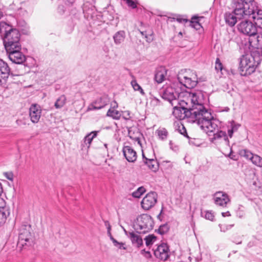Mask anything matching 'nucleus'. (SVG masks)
Wrapping results in <instances>:
<instances>
[{
    "mask_svg": "<svg viewBox=\"0 0 262 262\" xmlns=\"http://www.w3.org/2000/svg\"><path fill=\"white\" fill-rule=\"evenodd\" d=\"M189 117L207 134L213 133L218 129L219 121L213 118L211 113L204 107L203 103L191 109Z\"/></svg>",
    "mask_w": 262,
    "mask_h": 262,
    "instance_id": "1",
    "label": "nucleus"
},
{
    "mask_svg": "<svg viewBox=\"0 0 262 262\" xmlns=\"http://www.w3.org/2000/svg\"><path fill=\"white\" fill-rule=\"evenodd\" d=\"M204 100V93L200 90L186 91L180 92L177 104L184 109L190 111L193 107L203 103Z\"/></svg>",
    "mask_w": 262,
    "mask_h": 262,
    "instance_id": "2",
    "label": "nucleus"
},
{
    "mask_svg": "<svg viewBox=\"0 0 262 262\" xmlns=\"http://www.w3.org/2000/svg\"><path fill=\"white\" fill-rule=\"evenodd\" d=\"M261 61V55L258 51H253L250 55H245L240 58L239 71L242 76L253 73Z\"/></svg>",
    "mask_w": 262,
    "mask_h": 262,
    "instance_id": "3",
    "label": "nucleus"
},
{
    "mask_svg": "<svg viewBox=\"0 0 262 262\" xmlns=\"http://www.w3.org/2000/svg\"><path fill=\"white\" fill-rule=\"evenodd\" d=\"M255 4L254 0H232L231 6L234 14L241 19L253 13Z\"/></svg>",
    "mask_w": 262,
    "mask_h": 262,
    "instance_id": "4",
    "label": "nucleus"
},
{
    "mask_svg": "<svg viewBox=\"0 0 262 262\" xmlns=\"http://www.w3.org/2000/svg\"><path fill=\"white\" fill-rule=\"evenodd\" d=\"M238 31L244 34L249 36V42L250 45L254 46L256 45V42H259V36H256L257 29L254 24L250 21H243L238 25Z\"/></svg>",
    "mask_w": 262,
    "mask_h": 262,
    "instance_id": "5",
    "label": "nucleus"
},
{
    "mask_svg": "<svg viewBox=\"0 0 262 262\" xmlns=\"http://www.w3.org/2000/svg\"><path fill=\"white\" fill-rule=\"evenodd\" d=\"M20 34L16 29H12L9 32L6 34L4 39V43L5 49L14 48L19 49L21 46L20 42Z\"/></svg>",
    "mask_w": 262,
    "mask_h": 262,
    "instance_id": "6",
    "label": "nucleus"
},
{
    "mask_svg": "<svg viewBox=\"0 0 262 262\" xmlns=\"http://www.w3.org/2000/svg\"><path fill=\"white\" fill-rule=\"evenodd\" d=\"M153 226L154 221L150 215L143 214L137 218L136 229L140 230L141 232H147L152 229Z\"/></svg>",
    "mask_w": 262,
    "mask_h": 262,
    "instance_id": "7",
    "label": "nucleus"
},
{
    "mask_svg": "<svg viewBox=\"0 0 262 262\" xmlns=\"http://www.w3.org/2000/svg\"><path fill=\"white\" fill-rule=\"evenodd\" d=\"M180 93L173 86H167L164 90L162 98L168 101L171 105H174L178 102Z\"/></svg>",
    "mask_w": 262,
    "mask_h": 262,
    "instance_id": "8",
    "label": "nucleus"
},
{
    "mask_svg": "<svg viewBox=\"0 0 262 262\" xmlns=\"http://www.w3.org/2000/svg\"><path fill=\"white\" fill-rule=\"evenodd\" d=\"M21 46L20 48L17 49L14 48L6 49L9 59L13 63L16 64H21L26 60V57L20 51Z\"/></svg>",
    "mask_w": 262,
    "mask_h": 262,
    "instance_id": "9",
    "label": "nucleus"
},
{
    "mask_svg": "<svg viewBox=\"0 0 262 262\" xmlns=\"http://www.w3.org/2000/svg\"><path fill=\"white\" fill-rule=\"evenodd\" d=\"M157 194L155 192H150L144 197L141 202V206L145 210L153 207L157 202Z\"/></svg>",
    "mask_w": 262,
    "mask_h": 262,
    "instance_id": "10",
    "label": "nucleus"
},
{
    "mask_svg": "<svg viewBox=\"0 0 262 262\" xmlns=\"http://www.w3.org/2000/svg\"><path fill=\"white\" fill-rule=\"evenodd\" d=\"M179 82L185 87L191 89L195 87L198 83V78L195 74H191L190 76H185L183 77H178Z\"/></svg>",
    "mask_w": 262,
    "mask_h": 262,
    "instance_id": "11",
    "label": "nucleus"
},
{
    "mask_svg": "<svg viewBox=\"0 0 262 262\" xmlns=\"http://www.w3.org/2000/svg\"><path fill=\"white\" fill-rule=\"evenodd\" d=\"M155 256L162 260H166L169 256V250L166 244H162L154 250Z\"/></svg>",
    "mask_w": 262,
    "mask_h": 262,
    "instance_id": "12",
    "label": "nucleus"
},
{
    "mask_svg": "<svg viewBox=\"0 0 262 262\" xmlns=\"http://www.w3.org/2000/svg\"><path fill=\"white\" fill-rule=\"evenodd\" d=\"M31 236L30 232L26 228H23L19 234L18 244L23 247L30 245L32 242Z\"/></svg>",
    "mask_w": 262,
    "mask_h": 262,
    "instance_id": "13",
    "label": "nucleus"
},
{
    "mask_svg": "<svg viewBox=\"0 0 262 262\" xmlns=\"http://www.w3.org/2000/svg\"><path fill=\"white\" fill-rule=\"evenodd\" d=\"M10 69L8 64L0 59V85L6 84L7 78L10 74Z\"/></svg>",
    "mask_w": 262,
    "mask_h": 262,
    "instance_id": "14",
    "label": "nucleus"
},
{
    "mask_svg": "<svg viewBox=\"0 0 262 262\" xmlns=\"http://www.w3.org/2000/svg\"><path fill=\"white\" fill-rule=\"evenodd\" d=\"M41 110L39 105L33 104H32L29 109V116L31 121L34 123H37L41 116Z\"/></svg>",
    "mask_w": 262,
    "mask_h": 262,
    "instance_id": "15",
    "label": "nucleus"
},
{
    "mask_svg": "<svg viewBox=\"0 0 262 262\" xmlns=\"http://www.w3.org/2000/svg\"><path fill=\"white\" fill-rule=\"evenodd\" d=\"M109 99L107 96L102 97L90 104L88 108V111L101 109L107 105Z\"/></svg>",
    "mask_w": 262,
    "mask_h": 262,
    "instance_id": "16",
    "label": "nucleus"
},
{
    "mask_svg": "<svg viewBox=\"0 0 262 262\" xmlns=\"http://www.w3.org/2000/svg\"><path fill=\"white\" fill-rule=\"evenodd\" d=\"M123 228L125 234L128 237L133 245L138 248L143 245L142 238L138 232H127L124 228Z\"/></svg>",
    "mask_w": 262,
    "mask_h": 262,
    "instance_id": "17",
    "label": "nucleus"
},
{
    "mask_svg": "<svg viewBox=\"0 0 262 262\" xmlns=\"http://www.w3.org/2000/svg\"><path fill=\"white\" fill-rule=\"evenodd\" d=\"M173 106L172 115L177 119H183L186 116L189 117V112L187 109H183L181 106L175 104Z\"/></svg>",
    "mask_w": 262,
    "mask_h": 262,
    "instance_id": "18",
    "label": "nucleus"
},
{
    "mask_svg": "<svg viewBox=\"0 0 262 262\" xmlns=\"http://www.w3.org/2000/svg\"><path fill=\"white\" fill-rule=\"evenodd\" d=\"M215 203L219 206L225 207L230 201L228 196L225 193L222 192H217L215 193L214 197Z\"/></svg>",
    "mask_w": 262,
    "mask_h": 262,
    "instance_id": "19",
    "label": "nucleus"
},
{
    "mask_svg": "<svg viewBox=\"0 0 262 262\" xmlns=\"http://www.w3.org/2000/svg\"><path fill=\"white\" fill-rule=\"evenodd\" d=\"M123 152L126 159L129 162H134L136 161L137 155L136 151L129 146H124Z\"/></svg>",
    "mask_w": 262,
    "mask_h": 262,
    "instance_id": "20",
    "label": "nucleus"
},
{
    "mask_svg": "<svg viewBox=\"0 0 262 262\" xmlns=\"http://www.w3.org/2000/svg\"><path fill=\"white\" fill-rule=\"evenodd\" d=\"M167 75V70L165 67H160L157 69L155 79L158 83H161L165 79Z\"/></svg>",
    "mask_w": 262,
    "mask_h": 262,
    "instance_id": "21",
    "label": "nucleus"
},
{
    "mask_svg": "<svg viewBox=\"0 0 262 262\" xmlns=\"http://www.w3.org/2000/svg\"><path fill=\"white\" fill-rule=\"evenodd\" d=\"M10 208L6 204L0 209V226L5 224L7 217L10 215Z\"/></svg>",
    "mask_w": 262,
    "mask_h": 262,
    "instance_id": "22",
    "label": "nucleus"
},
{
    "mask_svg": "<svg viewBox=\"0 0 262 262\" xmlns=\"http://www.w3.org/2000/svg\"><path fill=\"white\" fill-rule=\"evenodd\" d=\"M240 126L241 125L239 123L234 121H229L227 124V130L228 136L231 138L233 136V134L236 132Z\"/></svg>",
    "mask_w": 262,
    "mask_h": 262,
    "instance_id": "23",
    "label": "nucleus"
},
{
    "mask_svg": "<svg viewBox=\"0 0 262 262\" xmlns=\"http://www.w3.org/2000/svg\"><path fill=\"white\" fill-rule=\"evenodd\" d=\"M235 15L234 13H226L225 14V21L231 27L235 25L237 22V19H239L237 16Z\"/></svg>",
    "mask_w": 262,
    "mask_h": 262,
    "instance_id": "24",
    "label": "nucleus"
},
{
    "mask_svg": "<svg viewBox=\"0 0 262 262\" xmlns=\"http://www.w3.org/2000/svg\"><path fill=\"white\" fill-rule=\"evenodd\" d=\"M143 158L144 159V163L148 166L149 169L153 171L158 169L157 162L153 158H147L145 157L144 153H142Z\"/></svg>",
    "mask_w": 262,
    "mask_h": 262,
    "instance_id": "25",
    "label": "nucleus"
},
{
    "mask_svg": "<svg viewBox=\"0 0 262 262\" xmlns=\"http://www.w3.org/2000/svg\"><path fill=\"white\" fill-rule=\"evenodd\" d=\"M99 132V131H93L90 133L88 134L83 139L84 144L88 148H89L91 143L94 138H95L97 136V134Z\"/></svg>",
    "mask_w": 262,
    "mask_h": 262,
    "instance_id": "26",
    "label": "nucleus"
},
{
    "mask_svg": "<svg viewBox=\"0 0 262 262\" xmlns=\"http://www.w3.org/2000/svg\"><path fill=\"white\" fill-rule=\"evenodd\" d=\"M13 28L5 22L0 23V35L3 38L6 36V34L9 32Z\"/></svg>",
    "mask_w": 262,
    "mask_h": 262,
    "instance_id": "27",
    "label": "nucleus"
},
{
    "mask_svg": "<svg viewBox=\"0 0 262 262\" xmlns=\"http://www.w3.org/2000/svg\"><path fill=\"white\" fill-rule=\"evenodd\" d=\"M125 33L123 31H119L116 33L113 36L114 42L116 45L121 43L124 40Z\"/></svg>",
    "mask_w": 262,
    "mask_h": 262,
    "instance_id": "28",
    "label": "nucleus"
},
{
    "mask_svg": "<svg viewBox=\"0 0 262 262\" xmlns=\"http://www.w3.org/2000/svg\"><path fill=\"white\" fill-rule=\"evenodd\" d=\"M213 140H223L227 144H229V141L228 140L227 137L225 132L220 131L216 133L213 134V137L212 138Z\"/></svg>",
    "mask_w": 262,
    "mask_h": 262,
    "instance_id": "29",
    "label": "nucleus"
},
{
    "mask_svg": "<svg viewBox=\"0 0 262 262\" xmlns=\"http://www.w3.org/2000/svg\"><path fill=\"white\" fill-rule=\"evenodd\" d=\"M106 116L115 120H119L121 116V113L116 110L110 108L106 113Z\"/></svg>",
    "mask_w": 262,
    "mask_h": 262,
    "instance_id": "30",
    "label": "nucleus"
},
{
    "mask_svg": "<svg viewBox=\"0 0 262 262\" xmlns=\"http://www.w3.org/2000/svg\"><path fill=\"white\" fill-rule=\"evenodd\" d=\"M159 138L162 140H165L167 139L168 135L167 130L163 127L159 128L156 132Z\"/></svg>",
    "mask_w": 262,
    "mask_h": 262,
    "instance_id": "31",
    "label": "nucleus"
},
{
    "mask_svg": "<svg viewBox=\"0 0 262 262\" xmlns=\"http://www.w3.org/2000/svg\"><path fill=\"white\" fill-rule=\"evenodd\" d=\"M67 101V98L65 95H61L56 100L54 106L56 108H60L62 107L66 104Z\"/></svg>",
    "mask_w": 262,
    "mask_h": 262,
    "instance_id": "32",
    "label": "nucleus"
},
{
    "mask_svg": "<svg viewBox=\"0 0 262 262\" xmlns=\"http://www.w3.org/2000/svg\"><path fill=\"white\" fill-rule=\"evenodd\" d=\"M251 161L254 165L258 167H262V158L259 156L254 154Z\"/></svg>",
    "mask_w": 262,
    "mask_h": 262,
    "instance_id": "33",
    "label": "nucleus"
},
{
    "mask_svg": "<svg viewBox=\"0 0 262 262\" xmlns=\"http://www.w3.org/2000/svg\"><path fill=\"white\" fill-rule=\"evenodd\" d=\"M130 83L135 91L139 92L140 93L143 95L145 94L143 90L141 87V86L138 83L137 80L135 79L132 80Z\"/></svg>",
    "mask_w": 262,
    "mask_h": 262,
    "instance_id": "34",
    "label": "nucleus"
},
{
    "mask_svg": "<svg viewBox=\"0 0 262 262\" xmlns=\"http://www.w3.org/2000/svg\"><path fill=\"white\" fill-rule=\"evenodd\" d=\"M239 154L242 157L250 161L254 155L250 151L247 149H242L239 151Z\"/></svg>",
    "mask_w": 262,
    "mask_h": 262,
    "instance_id": "35",
    "label": "nucleus"
},
{
    "mask_svg": "<svg viewBox=\"0 0 262 262\" xmlns=\"http://www.w3.org/2000/svg\"><path fill=\"white\" fill-rule=\"evenodd\" d=\"M145 191L146 189L144 187H140L132 193V196L135 198H140Z\"/></svg>",
    "mask_w": 262,
    "mask_h": 262,
    "instance_id": "36",
    "label": "nucleus"
},
{
    "mask_svg": "<svg viewBox=\"0 0 262 262\" xmlns=\"http://www.w3.org/2000/svg\"><path fill=\"white\" fill-rule=\"evenodd\" d=\"M111 241H112L114 245L119 249L126 250L125 244L122 242H118L113 237H111Z\"/></svg>",
    "mask_w": 262,
    "mask_h": 262,
    "instance_id": "37",
    "label": "nucleus"
},
{
    "mask_svg": "<svg viewBox=\"0 0 262 262\" xmlns=\"http://www.w3.org/2000/svg\"><path fill=\"white\" fill-rule=\"evenodd\" d=\"M190 26L196 30H199L201 28L197 17L194 16L192 18V20L190 21Z\"/></svg>",
    "mask_w": 262,
    "mask_h": 262,
    "instance_id": "38",
    "label": "nucleus"
},
{
    "mask_svg": "<svg viewBox=\"0 0 262 262\" xmlns=\"http://www.w3.org/2000/svg\"><path fill=\"white\" fill-rule=\"evenodd\" d=\"M156 240V237L153 235H149L145 238V244L147 246L152 245Z\"/></svg>",
    "mask_w": 262,
    "mask_h": 262,
    "instance_id": "39",
    "label": "nucleus"
},
{
    "mask_svg": "<svg viewBox=\"0 0 262 262\" xmlns=\"http://www.w3.org/2000/svg\"><path fill=\"white\" fill-rule=\"evenodd\" d=\"M176 20L178 22L180 23H185L188 21L187 19L183 17L180 15L176 16V17L169 18L168 20L170 21H172L173 20Z\"/></svg>",
    "mask_w": 262,
    "mask_h": 262,
    "instance_id": "40",
    "label": "nucleus"
},
{
    "mask_svg": "<svg viewBox=\"0 0 262 262\" xmlns=\"http://www.w3.org/2000/svg\"><path fill=\"white\" fill-rule=\"evenodd\" d=\"M255 4L254 5V12L251 13V15H252V18L254 20V18H258L260 19H262V10H258L256 12V9H255Z\"/></svg>",
    "mask_w": 262,
    "mask_h": 262,
    "instance_id": "41",
    "label": "nucleus"
},
{
    "mask_svg": "<svg viewBox=\"0 0 262 262\" xmlns=\"http://www.w3.org/2000/svg\"><path fill=\"white\" fill-rule=\"evenodd\" d=\"M204 213V217L206 219L213 221L214 217V213L210 211H205L204 213H202V215Z\"/></svg>",
    "mask_w": 262,
    "mask_h": 262,
    "instance_id": "42",
    "label": "nucleus"
},
{
    "mask_svg": "<svg viewBox=\"0 0 262 262\" xmlns=\"http://www.w3.org/2000/svg\"><path fill=\"white\" fill-rule=\"evenodd\" d=\"M219 227L221 232H226L228 230L231 229L232 227V225H225V224H220Z\"/></svg>",
    "mask_w": 262,
    "mask_h": 262,
    "instance_id": "43",
    "label": "nucleus"
},
{
    "mask_svg": "<svg viewBox=\"0 0 262 262\" xmlns=\"http://www.w3.org/2000/svg\"><path fill=\"white\" fill-rule=\"evenodd\" d=\"M121 116L125 120H129L131 119L130 112L129 111L122 112Z\"/></svg>",
    "mask_w": 262,
    "mask_h": 262,
    "instance_id": "44",
    "label": "nucleus"
},
{
    "mask_svg": "<svg viewBox=\"0 0 262 262\" xmlns=\"http://www.w3.org/2000/svg\"><path fill=\"white\" fill-rule=\"evenodd\" d=\"M215 69L217 71H221L223 69V65L219 58L216 59Z\"/></svg>",
    "mask_w": 262,
    "mask_h": 262,
    "instance_id": "45",
    "label": "nucleus"
},
{
    "mask_svg": "<svg viewBox=\"0 0 262 262\" xmlns=\"http://www.w3.org/2000/svg\"><path fill=\"white\" fill-rule=\"evenodd\" d=\"M4 176L9 180L13 181L14 178V175L12 172H4Z\"/></svg>",
    "mask_w": 262,
    "mask_h": 262,
    "instance_id": "46",
    "label": "nucleus"
},
{
    "mask_svg": "<svg viewBox=\"0 0 262 262\" xmlns=\"http://www.w3.org/2000/svg\"><path fill=\"white\" fill-rule=\"evenodd\" d=\"M254 23L258 27L262 28V18H254Z\"/></svg>",
    "mask_w": 262,
    "mask_h": 262,
    "instance_id": "47",
    "label": "nucleus"
},
{
    "mask_svg": "<svg viewBox=\"0 0 262 262\" xmlns=\"http://www.w3.org/2000/svg\"><path fill=\"white\" fill-rule=\"evenodd\" d=\"M126 4L128 5L129 7H132V8H135L136 7V4L132 0H124Z\"/></svg>",
    "mask_w": 262,
    "mask_h": 262,
    "instance_id": "48",
    "label": "nucleus"
},
{
    "mask_svg": "<svg viewBox=\"0 0 262 262\" xmlns=\"http://www.w3.org/2000/svg\"><path fill=\"white\" fill-rule=\"evenodd\" d=\"M6 204V203L5 200L0 198V209L3 208V206H5Z\"/></svg>",
    "mask_w": 262,
    "mask_h": 262,
    "instance_id": "49",
    "label": "nucleus"
},
{
    "mask_svg": "<svg viewBox=\"0 0 262 262\" xmlns=\"http://www.w3.org/2000/svg\"><path fill=\"white\" fill-rule=\"evenodd\" d=\"M180 133L183 135L184 136H185V134H187L186 130L183 125H182V129H180Z\"/></svg>",
    "mask_w": 262,
    "mask_h": 262,
    "instance_id": "50",
    "label": "nucleus"
},
{
    "mask_svg": "<svg viewBox=\"0 0 262 262\" xmlns=\"http://www.w3.org/2000/svg\"><path fill=\"white\" fill-rule=\"evenodd\" d=\"M118 107V105L116 101L113 102L111 103V107L110 108L114 109L117 108Z\"/></svg>",
    "mask_w": 262,
    "mask_h": 262,
    "instance_id": "51",
    "label": "nucleus"
},
{
    "mask_svg": "<svg viewBox=\"0 0 262 262\" xmlns=\"http://www.w3.org/2000/svg\"><path fill=\"white\" fill-rule=\"evenodd\" d=\"M105 226L106 227L107 231L111 230V226L108 221L104 222Z\"/></svg>",
    "mask_w": 262,
    "mask_h": 262,
    "instance_id": "52",
    "label": "nucleus"
},
{
    "mask_svg": "<svg viewBox=\"0 0 262 262\" xmlns=\"http://www.w3.org/2000/svg\"><path fill=\"white\" fill-rule=\"evenodd\" d=\"M166 228V226H160V227L159 228V231H160L161 234H163L164 233V232H165L164 231V229Z\"/></svg>",
    "mask_w": 262,
    "mask_h": 262,
    "instance_id": "53",
    "label": "nucleus"
},
{
    "mask_svg": "<svg viewBox=\"0 0 262 262\" xmlns=\"http://www.w3.org/2000/svg\"><path fill=\"white\" fill-rule=\"evenodd\" d=\"M65 3L68 5H71L74 3L75 0H64Z\"/></svg>",
    "mask_w": 262,
    "mask_h": 262,
    "instance_id": "54",
    "label": "nucleus"
},
{
    "mask_svg": "<svg viewBox=\"0 0 262 262\" xmlns=\"http://www.w3.org/2000/svg\"><path fill=\"white\" fill-rule=\"evenodd\" d=\"M222 216L224 217L230 216V213L229 211H227L226 212H223L222 213Z\"/></svg>",
    "mask_w": 262,
    "mask_h": 262,
    "instance_id": "55",
    "label": "nucleus"
},
{
    "mask_svg": "<svg viewBox=\"0 0 262 262\" xmlns=\"http://www.w3.org/2000/svg\"><path fill=\"white\" fill-rule=\"evenodd\" d=\"M229 108L228 107H226L224 110H222V112H228L229 111Z\"/></svg>",
    "mask_w": 262,
    "mask_h": 262,
    "instance_id": "56",
    "label": "nucleus"
},
{
    "mask_svg": "<svg viewBox=\"0 0 262 262\" xmlns=\"http://www.w3.org/2000/svg\"><path fill=\"white\" fill-rule=\"evenodd\" d=\"M107 234L109 236L110 239H111V237H113V236L111 234V230L110 231H107Z\"/></svg>",
    "mask_w": 262,
    "mask_h": 262,
    "instance_id": "57",
    "label": "nucleus"
},
{
    "mask_svg": "<svg viewBox=\"0 0 262 262\" xmlns=\"http://www.w3.org/2000/svg\"><path fill=\"white\" fill-rule=\"evenodd\" d=\"M2 191H3V189H2L1 183H0V195L1 194Z\"/></svg>",
    "mask_w": 262,
    "mask_h": 262,
    "instance_id": "58",
    "label": "nucleus"
},
{
    "mask_svg": "<svg viewBox=\"0 0 262 262\" xmlns=\"http://www.w3.org/2000/svg\"><path fill=\"white\" fill-rule=\"evenodd\" d=\"M231 153H232V149H231V148H230V154H229V157H230L231 158L233 159V158H232V157H231Z\"/></svg>",
    "mask_w": 262,
    "mask_h": 262,
    "instance_id": "59",
    "label": "nucleus"
},
{
    "mask_svg": "<svg viewBox=\"0 0 262 262\" xmlns=\"http://www.w3.org/2000/svg\"><path fill=\"white\" fill-rule=\"evenodd\" d=\"M153 100L157 102H158L159 101V100L158 99H154Z\"/></svg>",
    "mask_w": 262,
    "mask_h": 262,
    "instance_id": "60",
    "label": "nucleus"
},
{
    "mask_svg": "<svg viewBox=\"0 0 262 262\" xmlns=\"http://www.w3.org/2000/svg\"><path fill=\"white\" fill-rule=\"evenodd\" d=\"M104 146L107 148V144H104Z\"/></svg>",
    "mask_w": 262,
    "mask_h": 262,
    "instance_id": "61",
    "label": "nucleus"
},
{
    "mask_svg": "<svg viewBox=\"0 0 262 262\" xmlns=\"http://www.w3.org/2000/svg\"><path fill=\"white\" fill-rule=\"evenodd\" d=\"M146 253L148 254V255H150V253L149 252H147Z\"/></svg>",
    "mask_w": 262,
    "mask_h": 262,
    "instance_id": "62",
    "label": "nucleus"
},
{
    "mask_svg": "<svg viewBox=\"0 0 262 262\" xmlns=\"http://www.w3.org/2000/svg\"><path fill=\"white\" fill-rule=\"evenodd\" d=\"M179 34H180V35H182V32H180L179 33Z\"/></svg>",
    "mask_w": 262,
    "mask_h": 262,
    "instance_id": "63",
    "label": "nucleus"
},
{
    "mask_svg": "<svg viewBox=\"0 0 262 262\" xmlns=\"http://www.w3.org/2000/svg\"><path fill=\"white\" fill-rule=\"evenodd\" d=\"M169 144H170V145H172L171 141H170V142H169Z\"/></svg>",
    "mask_w": 262,
    "mask_h": 262,
    "instance_id": "64",
    "label": "nucleus"
}]
</instances>
